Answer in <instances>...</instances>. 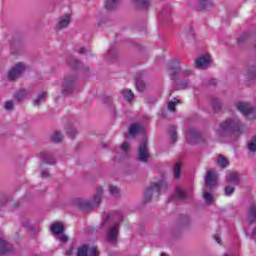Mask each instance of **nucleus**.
Returning <instances> with one entry per match:
<instances>
[{
	"label": "nucleus",
	"instance_id": "obj_1",
	"mask_svg": "<svg viewBox=\"0 0 256 256\" xmlns=\"http://www.w3.org/2000/svg\"><path fill=\"white\" fill-rule=\"evenodd\" d=\"M102 197H103V187L99 186L96 189V195L93 197L91 201L81 200L79 202V205L80 207H82V209H95V207H97L101 203Z\"/></svg>",
	"mask_w": 256,
	"mask_h": 256
},
{
	"label": "nucleus",
	"instance_id": "obj_2",
	"mask_svg": "<svg viewBox=\"0 0 256 256\" xmlns=\"http://www.w3.org/2000/svg\"><path fill=\"white\" fill-rule=\"evenodd\" d=\"M165 189H167V183L165 181L161 180L158 183L152 182L150 188L145 192V196L159 197V194L165 191Z\"/></svg>",
	"mask_w": 256,
	"mask_h": 256
},
{
	"label": "nucleus",
	"instance_id": "obj_3",
	"mask_svg": "<svg viewBox=\"0 0 256 256\" xmlns=\"http://www.w3.org/2000/svg\"><path fill=\"white\" fill-rule=\"evenodd\" d=\"M236 107L238 109V111H240V113H242V115H247L248 119H256V113L255 110L253 109V107H251V105L245 103V102H238L236 104Z\"/></svg>",
	"mask_w": 256,
	"mask_h": 256
},
{
	"label": "nucleus",
	"instance_id": "obj_4",
	"mask_svg": "<svg viewBox=\"0 0 256 256\" xmlns=\"http://www.w3.org/2000/svg\"><path fill=\"white\" fill-rule=\"evenodd\" d=\"M239 120H226L220 124L219 133H229V131H237L239 129Z\"/></svg>",
	"mask_w": 256,
	"mask_h": 256
},
{
	"label": "nucleus",
	"instance_id": "obj_5",
	"mask_svg": "<svg viewBox=\"0 0 256 256\" xmlns=\"http://www.w3.org/2000/svg\"><path fill=\"white\" fill-rule=\"evenodd\" d=\"M77 256H99L95 246L82 245L78 248Z\"/></svg>",
	"mask_w": 256,
	"mask_h": 256
},
{
	"label": "nucleus",
	"instance_id": "obj_6",
	"mask_svg": "<svg viewBox=\"0 0 256 256\" xmlns=\"http://www.w3.org/2000/svg\"><path fill=\"white\" fill-rule=\"evenodd\" d=\"M25 71V64L17 63L8 73V79L15 81Z\"/></svg>",
	"mask_w": 256,
	"mask_h": 256
},
{
	"label": "nucleus",
	"instance_id": "obj_7",
	"mask_svg": "<svg viewBox=\"0 0 256 256\" xmlns=\"http://www.w3.org/2000/svg\"><path fill=\"white\" fill-rule=\"evenodd\" d=\"M74 85H75V79H73V77L71 76L65 77L64 80L62 81L63 95H69V93H72Z\"/></svg>",
	"mask_w": 256,
	"mask_h": 256
},
{
	"label": "nucleus",
	"instance_id": "obj_8",
	"mask_svg": "<svg viewBox=\"0 0 256 256\" xmlns=\"http://www.w3.org/2000/svg\"><path fill=\"white\" fill-rule=\"evenodd\" d=\"M219 179V174H217L214 170H209L205 176V183L207 187H215L217 185V181Z\"/></svg>",
	"mask_w": 256,
	"mask_h": 256
},
{
	"label": "nucleus",
	"instance_id": "obj_9",
	"mask_svg": "<svg viewBox=\"0 0 256 256\" xmlns=\"http://www.w3.org/2000/svg\"><path fill=\"white\" fill-rule=\"evenodd\" d=\"M139 160L147 163L149 160V151H147V140H144L139 147Z\"/></svg>",
	"mask_w": 256,
	"mask_h": 256
},
{
	"label": "nucleus",
	"instance_id": "obj_10",
	"mask_svg": "<svg viewBox=\"0 0 256 256\" xmlns=\"http://www.w3.org/2000/svg\"><path fill=\"white\" fill-rule=\"evenodd\" d=\"M118 235H119V224L115 223L108 230V235H107L108 241H110L111 243H115V241H117Z\"/></svg>",
	"mask_w": 256,
	"mask_h": 256
},
{
	"label": "nucleus",
	"instance_id": "obj_11",
	"mask_svg": "<svg viewBox=\"0 0 256 256\" xmlns=\"http://www.w3.org/2000/svg\"><path fill=\"white\" fill-rule=\"evenodd\" d=\"M69 23H71V15L64 14L58 19V23L56 24V29H65L69 27Z\"/></svg>",
	"mask_w": 256,
	"mask_h": 256
},
{
	"label": "nucleus",
	"instance_id": "obj_12",
	"mask_svg": "<svg viewBox=\"0 0 256 256\" xmlns=\"http://www.w3.org/2000/svg\"><path fill=\"white\" fill-rule=\"evenodd\" d=\"M209 63H211V56H202L198 59H196L195 64L198 69H206V67H209Z\"/></svg>",
	"mask_w": 256,
	"mask_h": 256
},
{
	"label": "nucleus",
	"instance_id": "obj_13",
	"mask_svg": "<svg viewBox=\"0 0 256 256\" xmlns=\"http://www.w3.org/2000/svg\"><path fill=\"white\" fill-rule=\"evenodd\" d=\"M179 71H180V67L179 66L175 67V64H174L173 67L170 68L171 79H175L177 74H179L180 77H185L187 75H191L190 70H183L181 72H179Z\"/></svg>",
	"mask_w": 256,
	"mask_h": 256
},
{
	"label": "nucleus",
	"instance_id": "obj_14",
	"mask_svg": "<svg viewBox=\"0 0 256 256\" xmlns=\"http://www.w3.org/2000/svg\"><path fill=\"white\" fill-rule=\"evenodd\" d=\"M50 230L54 235H61L65 231V227L63 226V223L56 222L50 226Z\"/></svg>",
	"mask_w": 256,
	"mask_h": 256
},
{
	"label": "nucleus",
	"instance_id": "obj_15",
	"mask_svg": "<svg viewBox=\"0 0 256 256\" xmlns=\"http://www.w3.org/2000/svg\"><path fill=\"white\" fill-rule=\"evenodd\" d=\"M191 197V193L185 192L182 188L176 189V199H180L181 201H185V199H189Z\"/></svg>",
	"mask_w": 256,
	"mask_h": 256
},
{
	"label": "nucleus",
	"instance_id": "obj_16",
	"mask_svg": "<svg viewBox=\"0 0 256 256\" xmlns=\"http://www.w3.org/2000/svg\"><path fill=\"white\" fill-rule=\"evenodd\" d=\"M226 181L237 185V183H239V175L236 172H229L226 176Z\"/></svg>",
	"mask_w": 256,
	"mask_h": 256
},
{
	"label": "nucleus",
	"instance_id": "obj_17",
	"mask_svg": "<svg viewBox=\"0 0 256 256\" xmlns=\"http://www.w3.org/2000/svg\"><path fill=\"white\" fill-rule=\"evenodd\" d=\"M10 249L11 244L7 243V241L0 238V255H3L4 253H9Z\"/></svg>",
	"mask_w": 256,
	"mask_h": 256
},
{
	"label": "nucleus",
	"instance_id": "obj_18",
	"mask_svg": "<svg viewBox=\"0 0 256 256\" xmlns=\"http://www.w3.org/2000/svg\"><path fill=\"white\" fill-rule=\"evenodd\" d=\"M121 95L128 102L133 101V99L135 98V95L133 94V91H131L130 89L122 90Z\"/></svg>",
	"mask_w": 256,
	"mask_h": 256
},
{
	"label": "nucleus",
	"instance_id": "obj_19",
	"mask_svg": "<svg viewBox=\"0 0 256 256\" xmlns=\"http://www.w3.org/2000/svg\"><path fill=\"white\" fill-rule=\"evenodd\" d=\"M256 220V205L253 204L250 206L248 211V221L249 223H253Z\"/></svg>",
	"mask_w": 256,
	"mask_h": 256
},
{
	"label": "nucleus",
	"instance_id": "obj_20",
	"mask_svg": "<svg viewBox=\"0 0 256 256\" xmlns=\"http://www.w3.org/2000/svg\"><path fill=\"white\" fill-rule=\"evenodd\" d=\"M183 167L182 162H177L174 166V177L175 179H179L181 177V168Z\"/></svg>",
	"mask_w": 256,
	"mask_h": 256
},
{
	"label": "nucleus",
	"instance_id": "obj_21",
	"mask_svg": "<svg viewBox=\"0 0 256 256\" xmlns=\"http://www.w3.org/2000/svg\"><path fill=\"white\" fill-rule=\"evenodd\" d=\"M217 163H218V165H219L222 169H225V167H227V166L229 165V160H227V158H225V156L220 155V156L218 157Z\"/></svg>",
	"mask_w": 256,
	"mask_h": 256
},
{
	"label": "nucleus",
	"instance_id": "obj_22",
	"mask_svg": "<svg viewBox=\"0 0 256 256\" xmlns=\"http://www.w3.org/2000/svg\"><path fill=\"white\" fill-rule=\"evenodd\" d=\"M141 131V126L139 124H132L129 129L130 135H137Z\"/></svg>",
	"mask_w": 256,
	"mask_h": 256
},
{
	"label": "nucleus",
	"instance_id": "obj_23",
	"mask_svg": "<svg viewBox=\"0 0 256 256\" xmlns=\"http://www.w3.org/2000/svg\"><path fill=\"white\" fill-rule=\"evenodd\" d=\"M52 141L54 143H61V141H63V135L61 134V132H54V134L52 135Z\"/></svg>",
	"mask_w": 256,
	"mask_h": 256
},
{
	"label": "nucleus",
	"instance_id": "obj_24",
	"mask_svg": "<svg viewBox=\"0 0 256 256\" xmlns=\"http://www.w3.org/2000/svg\"><path fill=\"white\" fill-rule=\"evenodd\" d=\"M248 149L252 153H255L256 151V136H254L251 141L248 143Z\"/></svg>",
	"mask_w": 256,
	"mask_h": 256
},
{
	"label": "nucleus",
	"instance_id": "obj_25",
	"mask_svg": "<svg viewBox=\"0 0 256 256\" xmlns=\"http://www.w3.org/2000/svg\"><path fill=\"white\" fill-rule=\"evenodd\" d=\"M203 198L208 205H211V203H213V195H211L207 191L203 192Z\"/></svg>",
	"mask_w": 256,
	"mask_h": 256
},
{
	"label": "nucleus",
	"instance_id": "obj_26",
	"mask_svg": "<svg viewBox=\"0 0 256 256\" xmlns=\"http://www.w3.org/2000/svg\"><path fill=\"white\" fill-rule=\"evenodd\" d=\"M119 192H120L119 187L113 186V185L109 186V193L113 197H117V195H119Z\"/></svg>",
	"mask_w": 256,
	"mask_h": 256
},
{
	"label": "nucleus",
	"instance_id": "obj_27",
	"mask_svg": "<svg viewBox=\"0 0 256 256\" xmlns=\"http://www.w3.org/2000/svg\"><path fill=\"white\" fill-rule=\"evenodd\" d=\"M45 97H47V93L42 92V93L38 96V98H37L36 100H34L33 105H34L35 107H37V105H39V104L41 103V101H43V100L45 99Z\"/></svg>",
	"mask_w": 256,
	"mask_h": 256
},
{
	"label": "nucleus",
	"instance_id": "obj_28",
	"mask_svg": "<svg viewBox=\"0 0 256 256\" xmlns=\"http://www.w3.org/2000/svg\"><path fill=\"white\" fill-rule=\"evenodd\" d=\"M179 100L174 99L173 101L168 102L169 111H175V106L179 105Z\"/></svg>",
	"mask_w": 256,
	"mask_h": 256
},
{
	"label": "nucleus",
	"instance_id": "obj_29",
	"mask_svg": "<svg viewBox=\"0 0 256 256\" xmlns=\"http://www.w3.org/2000/svg\"><path fill=\"white\" fill-rule=\"evenodd\" d=\"M135 2L142 8L149 7V0H135Z\"/></svg>",
	"mask_w": 256,
	"mask_h": 256
},
{
	"label": "nucleus",
	"instance_id": "obj_30",
	"mask_svg": "<svg viewBox=\"0 0 256 256\" xmlns=\"http://www.w3.org/2000/svg\"><path fill=\"white\" fill-rule=\"evenodd\" d=\"M234 192H235V188L234 187L227 186L225 188V195H227V197H230V195H233Z\"/></svg>",
	"mask_w": 256,
	"mask_h": 256
},
{
	"label": "nucleus",
	"instance_id": "obj_31",
	"mask_svg": "<svg viewBox=\"0 0 256 256\" xmlns=\"http://www.w3.org/2000/svg\"><path fill=\"white\" fill-rule=\"evenodd\" d=\"M67 134L69 135V137L71 139H73V137H75L77 135V130L70 128V129H68Z\"/></svg>",
	"mask_w": 256,
	"mask_h": 256
},
{
	"label": "nucleus",
	"instance_id": "obj_32",
	"mask_svg": "<svg viewBox=\"0 0 256 256\" xmlns=\"http://www.w3.org/2000/svg\"><path fill=\"white\" fill-rule=\"evenodd\" d=\"M136 89L138 90V91H144L145 90V83H143V82H137L136 83Z\"/></svg>",
	"mask_w": 256,
	"mask_h": 256
},
{
	"label": "nucleus",
	"instance_id": "obj_33",
	"mask_svg": "<svg viewBox=\"0 0 256 256\" xmlns=\"http://www.w3.org/2000/svg\"><path fill=\"white\" fill-rule=\"evenodd\" d=\"M197 138V134H188L186 136V140L188 141V143H195L193 140L191 139H196Z\"/></svg>",
	"mask_w": 256,
	"mask_h": 256
},
{
	"label": "nucleus",
	"instance_id": "obj_34",
	"mask_svg": "<svg viewBox=\"0 0 256 256\" xmlns=\"http://www.w3.org/2000/svg\"><path fill=\"white\" fill-rule=\"evenodd\" d=\"M115 7V0H108L106 2V9H113Z\"/></svg>",
	"mask_w": 256,
	"mask_h": 256
},
{
	"label": "nucleus",
	"instance_id": "obj_35",
	"mask_svg": "<svg viewBox=\"0 0 256 256\" xmlns=\"http://www.w3.org/2000/svg\"><path fill=\"white\" fill-rule=\"evenodd\" d=\"M58 240L61 242V243H67V241H69V237L65 234H62L61 236H59Z\"/></svg>",
	"mask_w": 256,
	"mask_h": 256
},
{
	"label": "nucleus",
	"instance_id": "obj_36",
	"mask_svg": "<svg viewBox=\"0 0 256 256\" xmlns=\"http://www.w3.org/2000/svg\"><path fill=\"white\" fill-rule=\"evenodd\" d=\"M5 109L6 111H11V109H13V102L11 101L6 102Z\"/></svg>",
	"mask_w": 256,
	"mask_h": 256
},
{
	"label": "nucleus",
	"instance_id": "obj_37",
	"mask_svg": "<svg viewBox=\"0 0 256 256\" xmlns=\"http://www.w3.org/2000/svg\"><path fill=\"white\" fill-rule=\"evenodd\" d=\"M122 151H124L125 153H127V151L129 150V144L127 142H124L121 146Z\"/></svg>",
	"mask_w": 256,
	"mask_h": 256
},
{
	"label": "nucleus",
	"instance_id": "obj_38",
	"mask_svg": "<svg viewBox=\"0 0 256 256\" xmlns=\"http://www.w3.org/2000/svg\"><path fill=\"white\" fill-rule=\"evenodd\" d=\"M117 217L118 219H122V217L118 215H106V218L103 216V219H117Z\"/></svg>",
	"mask_w": 256,
	"mask_h": 256
},
{
	"label": "nucleus",
	"instance_id": "obj_39",
	"mask_svg": "<svg viewBox=\"0 0 256 256\" xmlns=\"http://www.w3.org/2000/svg\"><path fill=\"white\" fill-rule=\"evenodd\" d=\"M187 82H181L176 89H187Z\"/></svg>",
	"mask_w": 256,
	"mask_h": 256
},
{
	"label": "nucleus",
	"instance_id": "obj_40",
	"mask_svg": "<svg viewBox=\"0 0 256 256\" xmlns=\"http://www.w3.org/2000/svg\"><path fill=\"white\" fill-rule=\"evenodd\" d=\"M171 139L172 141H177V133L176 132H171Z\"/></svg>",
	"mask_w": 256,
	"mask_h": 256
},
{
	"label": "nucleus",
	"instance_id": "obj_41",
	"mask_svg": "<svg viewBox=\"0 0 256 256\" xmlns=\"http://www.w3.org/2000/svg\"><path fill=\"white\" fill-rule=\"evenodd\" d=\"M41 177H43V178L49 177V172H47V171H42Z\"/></svg>",
	"mask_w": 256,
	"mask_h": 256
},
{
	"label": "nucleus",
	"instance_id": "obj_42",
	"mask_svg": "<svg viewBox=\"0 0 256 256\" xmlns=\"http://www.w3.org/2000/svg\"><path fill=\"white\" fill-rule=\"evenodd\" d=\"M214 239H215L216 243H221V237H219V235H215Z\"/></svg>",
	"mask_w": 256,
	"mask_h": 256
},
{
	"label": "nucleus",
	"instance_id": "obj_43",
	"mask_svg": "<svg viewBox=\"0 0 256 256\" xmlns=\"http://www.w3.org/2000/svg\"><path fill=\"white\" fill-rule=\"evenodd\" d=\"M73 254V248H70L66 251V255H72Z\"/></svg>",
	"mask_w": 256,
	"mask_h": 256
},
{
	"label": "nucleus",
	"instance_id": "obj_44",
	"mask_svg": "<svg viewBox=\"0 0 256 256\" xmlns=\"http://www.w3.org/2000/svg\"><path fill=\"white\" fill-rule=\"evenodd\" d=\"M79 53H85V48H80Z\"/></svg>",
	"mask_w": 256,
	"mask_h": 256
},
{
	"label": "nucleus",
	"instance_id": "obj_45",
	"mask_svg": "<svg viewBox=\"0 0 256 256\" xmlns=\"http://www.w3.org/2000/svg\"><path fill=\"white\" fill-rule=\"evenodd\" d=\"M207 0H200V4L201 5H205V2H206Z\"/></svg>",
	"mask_w": 256,
	"mask_h": 256
},
{
	"label": "nucleus",
	"instance_id": "obj_46",
	"mask_svg": "<svg viewBox=\"0 0 256 256\" xmlns=\"http://www.w3.org/2000/svg\"><path fill=\"white\" fill-rule=\"evenodd\" d=\"M161 256H168L167 254H165V253H161Z\"/></svg>",
	"mask_w": 256,
	"mask_h": 256
},
{
	"label": "nucleus",
	"instance_id": "obj_47",
	"mask_svg": "<svg viewBox=\"0 0 256 256\" xmlns=\"http://www.w3.org/2000/svg\"><path fill=\"white\" fill-rule=\"evenodd\" d=\"M16 97H17V99H21V96H19V95H17Z\"/></svg>",
	"mask_w": 256,
	"mask_h": 256
}]
</instances>
